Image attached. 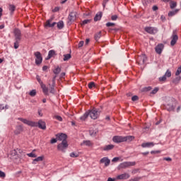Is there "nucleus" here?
Masks as SVG:
<instances>
[{
	"label": "nucleus",
	"instance_id": "nucleus-32",
	"mask_svg": "<svg viewBox=\"0 0 181 181\" xmlns=\"http://www.w3.org/2000/svg\"><path fill=\"white\" fill-rule=\"evenodd\" d=\"M71 58V54H64V58L63 60L64 61H68L69 59Z\"/></svg>",
	"mask_w": 181,
	"mask_h": 181
},
{
	"label": "nucleus",
	"instance_id": "nucleus-1",
	"mask_svg": "<svg viewBox=\"0 0 181 181\" xmlns=\"http://www.w3.org/2000/svg\"><path fill=\"white\" fill-rule=\"evenodd\" d=\"M18 121H21V122L25 124L26 125H28L29 127H38L40 129H46L47 128L45 122L41 119L39 120L37 122L30 121L28 120L27 119H23L22 117H18Z\"/></svg>",
	"mask_w": 181,
	"mask_h": 181
},
{
	"label": "nucleus",
	"instance_id": "nucleus-25",
	"mask_svg": "<svg viewBox=\"0 0 181 181\" xmlns=\"http://www.w3.org/2000/svg\"><path fill=\"white\" fill-rule=\"evenodd\" d=\"M54 55H56V52L54 50H49L48 52V56L46 58V59H49L52 58V57H54Z\"/></svg>",
	"mask_w": 181,
	"mask_h": 181
},
{
	"label": "nucleus",
	"instance_id": "nucleus-17",
	"mask_svg": "<svg viewBox=\"0 0 181 181\" xmlns=\"http://www.w3.org/2000/svg\"><path fill=\"white\" fill-rule=\"evenodd\" d=\"M52 21V20H51V19L47 21L45 23V28H52V27H54L57 24V23L54 22V23H51Z\"/></svg>",
	"mask_w": 181,
	"mask_h": 181
},
{
	"label": "nucleus",
	"instance_id": "nucleus-58",
	"mask_svg": "<svg viewBox=\"0 0 181 181\" xmlns=\"http://www.w3.org/2000/svg\"><path fill=\"white\" fill-rule=\"evenodd\" d=\"M2 12H3V8H0V18H1V16L3 15Z\"/></svg>",
	"mask_w": 181,
	"mask_h": 181
},
{
	"label": "nucleus",
	"instance_id": "nucleus-14",
	"mask_svg": "<svg viewBox=\"0 0 181 181\" xmlns=\"http://www.w3.org/2000/svg\"><path fill=\"white\" fill-rule=\"evenodd\" d=\"M171 38H172V40H171V42H170V45L174 46V45H175V44L177 43V42L179 39L178 35L173 33Z\"/></svg>",
	"mask_w": 181,
	"mask_h": 181
},
{
	"label": "nucleus",
	"instance_id": "nucleus-18",
	"mask_svg": "<svg viewBox=\"0 0 181 181\" xmlns=\"http://www.w3.org/2000/svg\"><path fill=\"white\" fill-rule=\"evenodd\" d=\"M93 145V144L92 143L91 141L90 140H85L83 141L82 143H81V146H92Z\"/></svg>",
	"mask_w": 181,
	"mask_h": 181
},
{
	"label": "nucleus",
	"instance_id": "nucleus-26",
	"mask_svg": "<svg viewBox=\"0 0 181 181\" xmlns=\"http://www.w3.org/2000/svg\"><path fill=\"white\" fill-rule=\"evenodd\" d=\"M165 108L168 111H173V110H175V107L172 103L167 104L165 105Z\"/></svg>",
	"mask_w": 181,
	"mask_h": 181
},
{
	"label": "nucleus",
	"instance_id": "nucleus-40",
	"mask_svg": "<svg viewBox=\"0 0 181 181\" xmlns=\"http://www.w3.org/2000/svg\"><path fill=\"white\" fill-rule=\"evenodd\" d=\"M91 22L90 19L84 20L82 21L81 25H86L88 23H90Z\"/></svg>",
	"mask_w": 181,
	"mask_h": 181
},
{
	"label": "nucleus",
	"instance_id": "nucleus-6",
	"mask_svg": "<svg viewBox=\"0 0 181 181\" xmlns=\"http://www.w3.org/2000/svg\"><path fill=\"white\" fill-rule=\"evenodd\" d=\"M34 55L35 57V64L37 65L40 64L42 62V57L41 53L40 52H35L34 53Z\"/></svg>",
	"mask_w": 181,
	"mask_h": 181
},
{
	"label": "nucleus",
	"instance_id": "nucleus-28",
	"mask_svg": "<svg viewBox=\"0 0 181 181\" xmlns=\"http://www.w3.org/2000/svg\"><path fill=\"white\" fill-rule=\"evenodd\" d=\"M102 37V32L100 31L98 33H97L95 36H94V38L96 41L99 40L100 38Z\"/></svg>",
	"mask_w": 181,
	"mask_h": 181
},
{
	"label": "nucleus",
	"instance_id": "nucleus-8",
	"mask_svg": "<svg viewBox=\"0 0 181 181\" xmlns=\"http://www.w3.org/2000/svg\"><path fill=\"white\" fill-rule=\"evenodd\" d=\"M136 162H124L120 165L121 168H127L132 166H135Z\"/></svg>",
	"mask_w": 181,
	"mask_h": 181
},
{
	"label": "nucleus",
	"instance_id": "nucleus-44",
	"mask_svg": "<svg viewBox=\"0 0 181 181\" xmlns=\"http://www.w3.org/2000/svg\"><path fill=\"white\" fill-rule=\"evenodd\" d=\"M6 177V174L4 172L0 170V178H5Z\"/></svg>",
	"mask_w": 181,
	"mask_h": 181
},
{
	"label": "nucleus",
	"instance_id": "nucleus-52",
	"mask_svg": "<svg viewBox=\"0 0 181 181\" xmlns=\"http://www.w3.org/2000/svg\"><path fill=\"white\" fill-rule=\"evenodd\" d=\"M57 142V139H52L50 140V144H56Z\"/></svg>",
	"mask_w": 181,
	"mask_h": 181
},
{
	"label": "nucleus",
	"instance_id": "nucleus-47",
	"mask_svg": "<svg viewBox=\"0 0 181 181\" xmlns=\"http://www.w3.org/2000/svg\"><path fill=\"white\" fill-rule=\"evenodd\" d=\"M138 100H139V96H137V95H134L132 98V101H138Z\"/></svg>",
	"mask_w": 181,
	"mask_h": 181
},
{
	"label": "nucleus",
	"instance_id": "nucleus-53",
	"mask_svg": "<svg viewBox=\"0 0 181 181\" xmlns=\"http://www.w3.org/2000/svg\"><path fill=\"white\" fill-rule=\"evenodd\" d=\"M163 160H167L168 162H171L172 158H170V157L164 158H163Z\"/></svg>",
	"mask_w": 181,
	"mask_h": 181
},
{
	"label": "nucleus",
	"instance_id": "nucleus-39",
	"mask_svg": "<svg viewBox=\"0 0 181 181\" xmlns=\"http://www.w3.org/2000/svg\"><path fill=\"white\" fill-rule=\"evenodd\" d=\"M165 76L166 77H171V76H172V72H171L169 69H168V70L166 71V72L165 73Z\"/></svg>",
	"mask_w": 181,
	"mask_h": 181
},
{
	"label": "nucleus",
	"instance_id": "nucleus-62",
	"mask_svg": "<svg viewBox=\"0 0 181 181\" xmlns=\"http://www.w3.org/2000/svg\"><path fill=\"white\" fill-rule=\"evenodd\" d=\"M90 42V39H86V45H88Z\"/></svg>",
	"mask_w": 181,
	"mask_h": 181
},
{
	"label": "nucleus",
	"instance_id": "nucleus-60",
	"mask_svg": "<svg viewBox=\"0 0 181 181\" xmlns=\"http://www.w3.org/2000/svg\"><path fill=\"white\" fill-rule=\"evenodd\" d=\"M59 10V7H55L54 9V12H57Z\"/></svg>",
	"mask_w": 181,
	"mask_h": 181
},
{
	"label": "nucleus",
	"instance_id": "nucleus-54",
	"mask_svg": "<svg viewBox=\"0 0 181 181\" xmlns=\"http://www.w3.org/2000/svg\"><path fill=\"white\" fill-rule=\"evenodd\" d=\"M119 159V158L118 157H115L114 158H112V162H117Z\"/></svg>",
	"mask_w": 181,
	"mask_h": 181
},
{
	"label": "nucleus",
	"instance_id": "nucleus-35",
	"mask_svg": "<svg viewBox=\"0 0 181 181\" xmlns=\"http://www.w3.org/2000/svg\"><path fill=\"white\" fill-rule=\"evenodd\" d=\"M36 94H37L36 90H32L29 93V95H30V97H35Z\"/></svg>",
	"mask_w": 181,
	"mask_h": 181
},
{
	"label": "nucleus",
	"instance_id": "nucleus-34",
	"mask_svg": "<svg viewBox=\"0 0 181 181\" xmlns=\"http://www.w3.org/2000/svg\"><path fill=\"white\" fill-rule=\"evenodd\" d=\"M176 6H177V2L173 1H170V8L173 9V8H175Z\"/></svg>",
	"mask_w": 181,
	"mask_h": 181
},
{
	"label": "nucleus",
	"instance_id": "nucleus-31",
	"mask_svg": "<svg viewBox=\"0 0 181 181\" xmlns=\"http://www.w3.org/2000/svg\"><path fill=\"white\" fill-rule=\"evenodd\" d=\"M179 12L178 9H175V11H170L168 13V16H174L175 14H177Z\"/></svg>",
	"mask_w": 181,
	"mask_h": 181
},
{
	"label": "nucleus",
	"instance_id": "nucleus-41",
	"mask_svg": "<svg viewBox=\"0 0 181 181\" xmlns=\"http://www.w3.org/2000/svg\"><path fill=\"white\" fill-rule=\"evenodd\" d=\"M88 86L90 89H92L93 87L95 86V83L94 82H90L88 84Z\"/></svg>",
	"mask_w": 181,
	"mask_h": 181
},
{
	"label": "nucleus",
	"instance_id": "nucleus-36",
	"mask_svg": "<svg viewBox=\"0 0 181 181\" xmlns=\"http://www.w3.org/2000/svg\"><path fill=\"white\" fill-rule=\"evenodd\" d=\"M23 129H16L14 131L15 135H19L20 133L23 132Z\"/></svg>",
	"mask_w": 181,
	"mask_h": 181
},
{
	"label": "nucleus",
	"instance_id": "nucleus-7",
	"mask_svg": "<svg viewBox=\"0 0 181 181\" xmlns=\"http://www.w3.org/2000/svg\"><path fill=\"white\" fill-rule=\"evenodd\" d=\"M144 30L151 35H155L158 33V29L153 27H146Z\"/></svg>",
	"mask_w": 181,
	"mask_h": 181
},
{
	"label": "nucleus",
	"instance_id": "nucleus-56",
	"mask_svg": "<svg viewBox=\"0 0 181 181\" xmlns=\"http://www.w3.org/2000/svg\"><path fill=\"white\" fill-rule=\"evenodd\" d=\"M152 9H153V11H156L158 10V7L157 6H153Z\"/></svg>",
	"mask_w": 181,
	"mask_h": 181
},
{
	"label": "nucleus",
	"instance_id": "nucleus-2",
	"mask_svg": "<svg viewBox=\"0 0 181 181\" xmlns=\"http://www.w3.org/2000/svg\"><path fill=\"white\" fill-rule=\"evenodd\" d=\"M13 34H14V37H15V42H14V48L15 49H18L20 45V42L21 40V31L19 29L15 28L13 30Z\"/></svg>",
	"mask_w": 181,
	"mask_h": 181
},
{
	"label": "nucleus",
	"instance_id": "nucleus-61",
	"mask_svg": "<svg viewBox=\"0 0 181 181\" xmlns=\"http://www.w3.org/2000/svg\"><path fill=\"white\" fill-rule=\"evenodd\" d=\"M47 68L48 67L47 66H42V70L46 71L47 69Z\"/></svg>",
	"mask_w": 181,
	"mask_h": 181
},
{
	"label": "nucleus",
	"instance_id": "nucleus-21",
	"mask_svg": "<svg viewBox=\"0 0 181 181\" xmlns=\"http://www.w3.org/2000/svg\"><path fill=\"white\" fill-rule=\"evenodd\" d=\"M134 136H123L124 142H127V141L128 142H131V141H134Z\"/></svg>",
	"mask_w": 181,
	"mask_h": 181
},
{
	"label": "nucleus",
	"instance_id": "nucleus-12",
	"mask_svg": "<svg viewBox=\"0 0 181 181\" xmlns=\"http://www.w3.org/2000/svg\"><path fill=\"white\" fill-rule=\"evenodd\" d=\"M113 142H115V144H119L121 142H124V136H115L112 138Z\"/></svg>",
	"mask_w": 181,
	"mask_h": 181
},
{
	"label": "nucleus",
	"instance_id": "nucleus-49",
	"mask_svg": "<svg viewBox=\"0 0 181 181\" xmlns=\"http://www.w3.org/2000/svg\"><path fill=\"white\" fill-rule=\"evenodd\" d=\"M118 18V16L117 15H114L111 16V20L112 21H117Z\"/></svg>",
	"mask_w": 181,
	"mask_h": 181
},
{
	"label": "nucleus",
	"instance_id": "nucleus-22",
	"mask_svg": "<svg viewBox=\"0 0 181 181\" xmlns=\"http://www.w3.org/2000/svg\"><path fill=\"white\" fill-rule=\"evenodd\" d=\"M103 16V13L102 12H98L96 13L95 16L94 17V21H98L101 20Z\"/></svg>",
	"mask_w": 181,
	"mask_h": 181
},
{
	"label": "nucleus",
	"instance_id": "nucleus-64",
	"mask_svg": "<svg viewBox=\"0 0 181 181\" xmlns=\"http://www.w3.org/2000/svg\"><path fill=\"white\" fill-rule=\"evenodd\" d=\"M148 153H149V152L146 151V152L142 153V155H148Z\"/></svg>",
	"mask_w": 181,
	"mask_h": 181
},
{
	"label": "nucleus",
	"instance_id": "nucleus-59",
	"mask_svg": "<svg viewBox=\"0 0 181 181\" xmlns=\"http://www.w3.org/2000/svg\"><path fill=\"white\" fill-rule=\"evenodd\" d=\"M107 181H115V179H113V178H112V177H109V178L107 179Z\"/></svg>",
	"mask_w": 181,
	"mask_h": 181
},
{
	"label": "nucleus",
	"instance_id": "nucleus-29",
	"mask_svg": "<svg viewBox=\"0 0 181 181\" xmlns=\"http://www.w3.org/2000/svg\"><path fill=\"white\" fill-rule=\"evenodd\" d=\"M35 150H33L31 153H27V156L29 158H37V155L35 153Z\"/></svg>",
	"mask_w": 181,
	"mask_h": 181
},
{
	"label": "nucleus",
	"instance_id": "nucleus-4",
	"mask_svg": "<svg viewBox=\"0 0 181 181\" xmlns=\"http://www.w3.org/2000/svg\"><path fill=\"white\" fill-rule=\"evenodd\" d=\"M36 80L37 81V82L39 83V84L40 85V87L42 90V93L45 95H49V89L46 86L45 84L43 83V82L42 81L40 76L37 75L36 76Z\"/></svg>",
	"mask_w": 181,
	"mask_h": 181
},
{
	"label": "nucleus",
	"instance_id": "nucleus-57",
	"mask_svg": "<svg viewBox=\"0 0 181 181\" xmlns=\"http://www.w3.org/2000/svg\"><path fill=\"white\" fill-rule=\"evenodd\" d=\"M151 154H153V153H160V151H151Z\"/></svg>",
	"mask_w": 181,
	"mask_h": 181
},
{
	"label": "nucleus",
	"instance_id": "nucleus-9",
	"mask_svg": "<svg viewBox=\"0 0 181 181\" xmlns=\"http://www.w3.org/2000/svg\"><path fill=\"white\" fill-rule=\"evenodd\" d=\"M56 137L57 141H62V142L67 139V135L63 133L56 134Z\"/></svg>",
	"mask_w": 181,
	"mask_h": 181
},
{
	"label": "nucleus",
	"instance_id": "nucleus-30",
	"mask_svg": "<svg viewBox=\"0 0 181 181\" xmlns=\"http://www.w3.org/2000/svg\"><path fill=\"white\" fill-rule=\"evenodd\" d=\"M49 91L51 94H54L55 93V89H54V84H52V86L49 84Z\"/></svg>",
	"mask_w": 181,
	"mask_h": 181
},
{
	"label": "nucleus",
	"instance_id": "nucleus-11",
	"mask_svg": "<svg viewBox=\"0 0 181 181\" xmlns=\"http://www.w3.org/2000/svg\"><path fill=\"white\" fill-rule=\"evenodd\" d=\"M77 13L75 11H72L69 14L68 19L70 22H74L76 20Z\"/></svg>",
	"mask_w": 181,
	"mask_h": 181
},
{
	"label": "nucleus",
	"instance_id": "nucleus-38",
	"mask_svg": "<svg viewBox=\"0 0 181 181\" xmlns=\"http://www.w3.org/2000/svg\"><path fill=\"white\" fill-rule=\"evenodd\" d=\"M61 72V68L57 67L55 69H54L53 73L55 74H59Z\"/></svg>",
	"mask_w": 181,
	"mask_h": 181
},
{
	"label": "nucleus",
	"instance_id": "nucleus-63",
	"mask_svg": "<svg viewBox=\"0 0 181 181\" xmlns=\"http://www.w3.org/2000/svg\"><path fill=\"white\" fill-rule=\"evenodd\" d=\"M65 74H66L65 73H62L60 74V77H62V78L64 77L65 76Z\"/></svg>",
	"mask_w": 181,
	"mask_h": 181
},
{
	"label": "nucleus",
	"instance_id": "nucleus-16",
	"mask_svg": "<svg viewBox=\"0 0 181 181\" xmlns=\"http://www.w3.org/2000/svg\"><path fill=\"white\" fill-rule=\"evenodd\" d=\"M146 60V57L145 55H141L138 57L137 59V63L139 64H144Z\"/></svg>",
	"mask_w": 181,
	"mask_h": 181
},
{
	"label": "nucleus",
	"instance_id": "nucleus-37",
	"mask_svg": "<svg viewBox=\"0 0 181 181\" xmlns=\"http://www.w3.org/2000/svg\"><path fill=\"white\" fill-rule=\"evenodd\" d=\"M78 156H79V154L78 153L72 152L70 153L71 158H78Z\"/></svg>",
	"mask_w": 181,
	"mask_h": 181
},
{
	"label": "nucleus",
	"instance_id": "nucleus-42",
	"mask_svg": "<svg viewBox=\"0 0 181 181\" xmlns=\"http://www.w3.org/2000/svg\"><path fill=\"white\" fill-rule=\"evenodd\" d=\"M158 91H159V88L156 87L150 94H157Z\"/></svg>",
	"mask_w": 181,
	"mask_h": 181
},
{
	"label": "nucleus",
	"instance_id": "nucleus-3",
	"mask_svg": "<svg viewBox=\"0 0 181 181\" xmlns=\"http://www.w3.org/2000/svg\"><path fill=\"white\" fill-rule=\"evenodd\" d=\"M88 114L91 119H98L101 114V110L100 109L93 107L92 110H88Z\"/></svg>",
	"mask_w": 181,
	"mask_h": 181
},
{
	"label": "nucleus",
	"instance_id": "nucleus-5",
	"mask_svg": "<svg viewBox=\"0 0 181 181\" xmlns=\"http://www.w3.org/2000/svg\"><path fill=\"white\" fill-rule=\"evenodd\" d=\"M68 146L69 145H68L67 141H64L57 145V149L58 151H61V152H65Z\"/></svg>",
	"mask_w": 181,
	"mask_h": 181
},
{
	"label": "nucleus",
	"instance_id": "nucleus-10",
	"mask_svg": "<svg viewBox=\"0 0 181 181\" xmlns=\"http://www.w3.org/2000/svg\"><path fill=\"white\" fill-rule=\"evenodd\" d=\"M100 164H104L105 167H108L110 165V160L107 157H104L100 160Z\"/></svg>",
	"mask_w": 181,
	"mask_h": 181
},
{
	"label": "nucleus",
	"instance_id": "nucleus-33",
	"mask_svg": "<svg viewBox=\"0 0 181 181\" xmlns=\"http://www.w3.org/2000/svg\"><path fill=\"white\" fill-rule=\"evenodd\" d=\"M64 23L63 21H59V22L57 23V28H58L59 29H62V28H64Z\"/></svg>",
	"mask_w": 181,
	"mask_h": 181
},
{
	"label": "nucleus",
	"instance_id": "nucleus-46",
	"mask_svg": "<svg viewBox=\"0 0 181 181\" xmlns=\"http://www.w3.org/2000/svg\"><path fill=\"white\" fill-rule=\"evenodd\" d=\"M166 80H167V76L165 75L159 78V81H164Z\"/></svg>",
	"mask_w": 181,
	"mask_h": 181
},
{
	"label": "nucleus",
	"instance_id": "nucleus-43",
	"mask_svg": "<svg viewBox=\"0 0 181 181\" xmlns=\"http://www.w3.org/2000/svg\"><path fill=\"white\" fill-rule=\"evenodd\" d=\"M180 74H181V66L177 68L175 72V76H179Z\"/></svg>",
	"mask_w": 181,
	"mask_h": 181
},
{
	"label": "nucleus",
	"instance_id": "nucleus-23",
	"mask_svg": "<svg viewBox=\"0 0 181 181\" xmlns=\"http://www.w3.org/2000/svg\"><path fill=\"white\" fill-rule=\"evenodd\" d=\"M89 115V112H86L81 117H80L81 121H86V119H87Z\"/></svg>",
	"mask_w": 181,
	"mask_h": 181
},
{
	"label": "nucleus",
	"instance_id": "nucleus-45",
	"mask_svg": "<svg viewBox=\"0 0 181 181\" xmlns=\"http://www.w3.org/2000/svg\"><path fill=\"white\" fill-rule=\"evenodd\" d=\"M115 25V23H107L106 26L107 27H114Z\"/></svg>",
	"mask_w": 181,
	"mask_h": 181
},
{
	"label": "nucleus",
	"instance_id": "nucleus-50",
	"mask_svg": "<svg viewBox=\"0 0 181 181\" xmlns=\"http://www.w3.org/2000/svg\"><path fill=\"white\" fill-rule=\"evenodd\" d=\"M151 89L152 88L151 86L146 87L144 88V91H151Z\"/></svg>",
	"mask_w": 181,
	"mask_h": 181
},
{
	"label": "nucleus",
	"instance_id": "nucleus-27",
	"mask_svg": "<svg viewBox=\"0 0 181 181\" xmlns=\"http://www.w3.org/2000/svg\"><path fill=\"white\" fill-rule=\"evenodd\" d=\"M8 10L10 11V13L13 14V12L15 11V10H16V6L13 5V4H9L8 5Z\"/></svg>",
	"mask_w": 181,
	"mask_h": 181
},
{
	"label": "nucleus",
	"instance_id": "nucleus-51",
	"mask_svg": "<svg viewBox=\"0 0 181 181\" xmlns=\"http://www.w3.org/2000/svg\"><path fill=\"white\" fill-rule=\"evenodd\" d=\"M83 45H84V42H83V41H80V42H78V47H81L83 46Z\"/></svg>",
	"mask_w": 181,
	"mask_h": 181
},
{
	"label": "nucleus",
	"instance_id": "nucleus-19",
	"mask_svg": "<svg viewBox=\"0 0 181 181\" xmlns=\"http://www.w3.org/2000/svg\"><path fill=\"white\" fill-rule=\"evenodd\" d=\"M43 159H44V156H39V157H37V158H36L33 160L32 164L33 165H36L37 163L42 162Z\"/></svg>",
	"mask_w": 181,
	"mask_h": 181
},
{
	"label": "nucleus",
	"instance_id": "nucleus-48",
	"mask_svg": "<svg viewBox=\"0 0 181 181\" xmlns=\"http://www.w3.org/2000/svg\"><path fill=\"white\" fill-rule=\"evenodd\" d=\"M54 118L57 119V121H60V122L63 121V119L61 116L57 115L54 117Z\"/></svg>",
	"mask_w": 181,
	"mask_h": 181
},
{
	"label": "nucleus",
	"instance_id": "nucleus-15",
	"mask_svg": "<svg viewBox=\"0 0 181 181\" xmlns=\"http://www.w3.org/2000/svg\"><path fill=\"white\" fill-rule=\"evenodd\" d=\"M164 49V45L163 44H159L155 47V50L156 53L160 54L162 53V51Z\"/></svg>",
	"mask_w": 181,
	"mask_h": 181
},
{
	"label": "nucleus",
	"instance_id": "nucleus-24",
	"mask_svg": "<svg viewBox=\"0 0 181 181\" xmlns=\"http://www.w3.org/2000/svg\"><path fill=\"white\" fill-rule=\"evenodd\" d=\"M114 148H115L114 145L109 144V145L105 146L103 149L104 151H112V149H114Z\"/></svg>",
	"mask_w": 181,
	"mask_h": 181
},
{
	"label": "nucleus",
	"instance_id": "nucleus-13",
	"mask_svg": "<svg viewBox=\"0 0 181 181\" xmlns=\"http://www.w3.org/2000/svg\"><path fill=\"white\" fill-rule=\"evenodd\" d=\"M130 177L129 174L124 173L117 176V180H127Z\"/></svg>",
	"mask_w": 181,
	"mask_h": 181
},
{
	"label": "nucleus",
	"instance_id": "nucleus-55",
	"mask_svg": "<svg viewBox=\"0 0 181 181\" xmlns=\"http://www.w3.org/2000/svg\"><path fill=\"white\" fill-rule=\"evenodd\" d=\"M109 1V0H103V7H105L107 3Z\"/></svg>",
	"mask_w": 181,
	"mask_h": 181
},
{
	"label": "nucleus",
	"instance_id": "nucleus-20",
	"mask_svg": "<svg viewBox=\"0 0 181 181\" xmlns=\"http://www.w3.org/2000/svg\"><path fill=\"white\" fill-rule=\"evenodd\" d=\"M155 144L153 142H146L141 144L142 148H151Z\"/></svg>",
	"mask_w": 181,
	"mask_h": 181
}]
</instances>
